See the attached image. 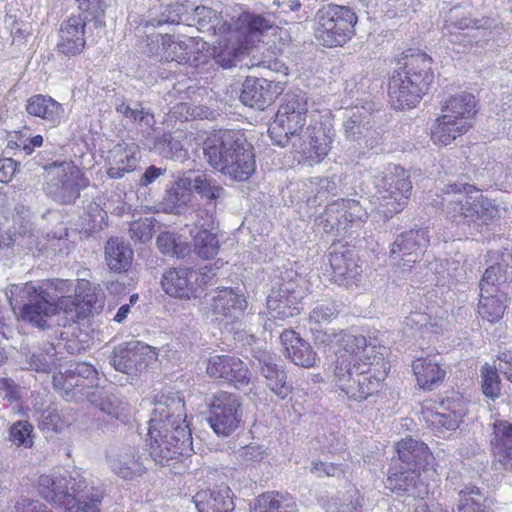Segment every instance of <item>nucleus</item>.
Returning a JSON list of instances; mask_svg holds the SVG:
<instances>
[{"instance_id": "obj_16", "label": "nucleus", "mask_w": 512, "mask_h": 512, "mask_svg": "<svg viewBox=\"0 0 512 512\" xmlns=\"http://www.w3.org/2000/svg\"><path fill=\"white\" fill-rule=\"evenodd\" d=\"M240 398L228 391L214 393L208 403L207 421L219 436L231 435L242 421Z\"/></svg>"}, {"instance_id": "obj_42", "label": "nucleus", "mask_w": 512, "mask_h": 512, "mask_svg": "<svg viewBox=\"0 0 512 512\" xmlns=\"http://www.w3.org/2000/svg\"><path fill=\"white\" fill-rule=\"evenodd\" d=\"M28 131L29 128L24 127L22 130L9 132L7 135V147L13 150H21L26 155H31L36 148L43 145L44 139L40 134L30 136Z\"/></svg>"}, {"instance_id": "obj_38", "label": "nucleus", "mask_w": 512, "mask_h": 512, "mask_svg": "<svg viewBox=\"0 0 512 512\" xmlns=\"http://www.w3.org/2000/svg\"><path fill=\"white\" fill-rule=\"evenodd\" d=\"M506 300L505 294L480 292L477 309L479 317L491 324L499 322L507 309Z\"/></svg>"}, {"instance_id": "obj_62", "label": "nucleus", "mask_w": 512, "mask_h": 512, "mask_svg": "<svg viewBox=\"0 0 512 512\" xmlns=\"http://www.w3.org/2000/svg\"><path fill=\"white\" fill-rule=\"evenodd\" d=\"M318 466H323V474L326 476H334L335 471L339 468V465H336V464L316 461V462H313V464H312V472H317Z\"/></svg>"}, {"instance_id": "obj_21", "label": "nucleus", "mask_w": 512, "mask_h": 512, "mask_svg": "<svg viewBox=\"0 0 512 512\" xmlns=\"http://www.w3.org/2000/svg\"><path fill=\"white\" fill-rule=\"evenodd\" d=\"M47 171L57 169L55 174L63 203L75 202L80 191L87 188L89 180L84 171L74 161H55L45 167Z\"/></svg>"}, {"instance_id": "obj_58", "label": "nucleus", "mask_w": 512, "mask_h": 512, "mask_svg": "<svg viewBox=\"0 0 512 512\" xmlns=\"http://www.w3.org/2000/svg\"><path fill=\"white\" fill-rule=\"evenodd\" d=\"M166 169L158 168L154 165H151L146 168L145 172L139 179V185L146 187L152 184L158 177L164 175Z\"/></svg>"}, {"instance_id": "obj_9", "label": "nucleus", "mask_w": 512, "mask_h": 512, "mask_svg": "<svg viewBox=\"0 0 512 512\" xmlns=\"http://www.w3.org/2000/svg\"><path fill=\"white\" fill-rule=\"evenodd\" d=\"M358 15L349 6L328 3L321 6L313 19V34L325 48H342L356 35Z\"/></svg>"}, {"instance_id": "obj_26", "label": "nucleus", "mask_w": 512, "mask_h": 512, "mask_svg": "<svg viewBox=\"0 0 512 512\" xmlns=\"http://www.w3.org/2000/svg\"><path fill=\"white\" fill-rule=\"evenodd\" d=\"M387 488L394 493H407L413 498L424 499L429 494L426 475L410 468L389 473Z\"/></svg>"}, {"instance_id": "obj_34", "label": "nucleus", "mask_w": 512, "mask_h": 512, "mask_svg": "<svg viewBox=\"0 0 512 512\" xmlns=\"http://www.w3.org/2000/svg\"><path fill=\"white\" fill-rule=\"evenodd\" d=\"M183 187H190L207 205H216V202L224 195L223 186L211 175L202 172L194 178L181 180Z\"/></svg>"}, {"instance_id": "obj_63", "label": "nucleus", "mask_w": 512, "mask_h": 512, "mask_svg": "<svg viewBox=\"0 0 512 512\" xmlns=\"http://www.w3.org/2000/svg\"><path fill=\"white\" fill-rule=\"evenodd\" d=\"M130 304H123L119 307L117 313L113 317V320L117 323H122L130 313Z\"/></svg>"}, {"instance_id": "obj_7", "label": "nucleus", "mask_w": 512, "mask_h": 512, "mask_svg": "<svg viewBox=\"0 0 512 512\" xmlns=\"http://www.w3.org/2000/svg\"><path fill=\"white\" fill-rule=\"evenodd\" d=\"M269 21L262 15L244 11L231 22H224L218 28V39L213 46L212 55L224 68H231L235 61L252 45L253 37H260L271 28Z\"/></svg>"}, {"instance_id": "obj_41", "label": "nucleus", "mask_w": 512, "mask_h": 512, "mask_svg": "<svg viewBox=\"0 0 512 512\" xmlns=\"http://www.w3.org/2000/svg\"><path fill=\"white\" fill-rule=\"evenodd\" d=\"M458 497L457 512H490L485 495L475 485L461 489Z\"/></svg>"}, {"instance_id": "obj_64", "label": "nucleus", "mask_w": 512, "mask_h": 512, "mask_svg": "<svg viewBox=\"0 0 512 512\" xmlns=\"http://www.w3.org/2000/svg\"><path fill=\"white\" fill-rule=\"evenodd\" d=\"M415 512H448L445 508H443L440 504H422L419 505Z\"/></svg>"}, {"instance_id": "obj_60", "label": "nucleus", "mask_w": 512, "mask_h": 512, "mask_svg": "<svg viewBox=\"0 0 512 512\" xmlns=\"http://www.w3.org/2000/svg\"><path fill=\"white\" fill-rule=\"evenodd\" d=\"M362 503L360 497L358 496L355 501H350L349 503H339L335 504L331 508V512H361Z\"/></svg>"}, {"instance_id": "obj_37", "label": "nucleus", "mask_w": 512, "mask_h": 512, "mask_svg": "<svg viewBox=\"0 0 512 512\" xmlns=\"http://www.w3.org/2000/svg\"><path fill=\"white\" fill-rule=\"evenodd\" d=\"M192 247L194 253L203 260H210L217 256L220 243L217 235L211 229L197 226L191 231Z\"/></svg>"}, {"instance_id": "obj_20", "label": "nucleus", "mask_w": 512, "mask_h": 512, "mask_svg": "<svg viewBox=\"0 0 512 512\" xmlns=\"http://www.w3.org/2000/svg\"><path fill=\"white\" fill-rule=\"evenodd\" d=\"M158 358L157 350L141 341L126 342L113 350L111 363L113 367L122 373L128 374L137 366L148 365L150 361Z\"/></svg>"}, {"instance_id": "obj_49", "label": "nucleus", "mask_w": 512, "mask_h": 512, "mask_svg": "<svg viewBox=\"0 0 512 512\" xmlns=\"http://www.w3.org/2000/svg\"><path fill=\"white\" fill-rule=\"evenodd\" d=\"M34 428L28 421H16L9 428V440L17 447L31 448L34 444Z\"/></svg>"}, {"instance_id": "obj_35", "label": "nucleus", "mask_w": 512, "mask_h": 512, "mask_svg": "<svg viewBox=\"0 0 512 512\" xmlns=\"http://www.w3.org/2000/svg\"><path fill=\"white\" fill-rule=\"evenodd\" d=\"M133 250L118 238H110L105 245V260L110 270L127 272L132 266Z\"/></svg>"}, {"instance_id": "obj_25", "label": "nucleus", "mask_w": 512, "mask_h": 512, "mask_svg": "<svg viewBox=\"0 0 512 512\" xmlns=\"http://www.w3.org/2000/svg\"><path fill=\"white\" fill-rule=\"evenodd\" d=\"M280 343L284 355L292 363L303 368L316 366L319 357L311 344L304 340L299 333L293 329H285L280 334Z\"/></svg>"}, {"instance_id": "obj_27", "label": "nucleus", "mask_w": 512, "mask_h": 512, "mask_svg": "<svg viewBox=\"0 0 512 512\" xmlns=\"http://www.w3.org/2000/svg\"><path fill=\"white\" fill-rule=\"evenodd\" d=\"M489 446L494 461L505 469L512 467V423L496 419L491 424Z\"/></svg>"}, {"instance_id": "obj_24", "label": "nucleus", "mask_w": 512, "mask_h": 512, "mask_svg": "<svg viewBox=\"0 0 512 512\" xmlns=\"http://www.w3.org/2000/svg\"><path fill=\"white\" fill-rule=\"evenodd\" d=\"M140 159V147L137 143H118L109 151L107 176L110 179L123 178L137 169Z\"/></svg>"}, {"instance_id": "obj_13", "label": "nucleus", "mask_w": 512, "mask_h": 512, "mask_svg": "<svg viewBox=\"0 0 512 512\" xmlns=\"http://www.w3.org/2000/svg\"><path fill=\"white\" fill-rule=\"evenodd\" d=\"M367 218V211L358 200L341 198L326 206L319 217V225L326 233L351 236Z\"/></svg>"}, {"instance_id": "obj_6", "label": "nucleus", "mask_w": 512, "mask_h": 512, "mask_svg": "<svg viewBox=\"0 0 512 512\" xmlns=\"http://www.w3.org/2000/svg\"><path fill=\"white\" fill-rule=\"evenodd\" d=\"M36 490L44 500L65 512H100L105 492L99 487H89L80 477H59L42 474Z\"/></svg>"}, {"instance_id": "obj_15", "label": "nucleus", "mask_w": 512, "mask_h": 512, "mask_svg": "<svg viewBox=\"0 0 512 512\" xmlns=\"http://www.w3.org/2000/svg\"><path fill=\"white\" fill-rule=\"evenodd\" d=\"M334 128L330 121L312 120L303 135L294 144L295 152L300 161L308 165L321 163L329 154L334 141Z\"/></svg>"}, {"instance_id": "obj_46", "label": "nucleus", "mask_w": 512, "mask_h": 512, "mask_svg": "<svg viewBox=\"0 0 512 512\" xmlns=\"http://www.w3.org/2000/svg\"><path fill=\"white\" fill-rule=\"evenodd\" d=\"M480 377L482 394L492 401L498 399L501 396L502 385L497 369L485 363L480 369Z\"/></svg>"}, {"instance_id": "obj_5", "label": "nucleus", "mask_w": 512, "mask_h": 512, "mask_svg": "<svg viewBox=\"0 0 512 512\" xmlns=\"http://www.w3.org/2000/svg\"><path fill=\"white\" fill-rule=\"evenodd\" d=\"M403 66L395 69L388 80V99L395 110L415 108L434 82L433 59L418 48H408L398 61Z\"/></svg>"}, {"instance_id": "obj_57", "label": "nucleus", "mask_w": 512, "mask_h": 512, "mask_svg": "<svg viewBox=\"0 0 512 512\" xmlns=\"http://www.w3.org/2000/svg\"><path fill=\"white\" fill-rule=\"evenodd\" d=\"M0 389L4 392V398L9 402H15L19 400V392L13 380L8 378L0 379Z\"/></svg>"}, {"instance_id": "obj_53", "label": "nucleus", "mask_w": 512, "mask_h": 512, "mask_svg": "<svg viewBox=\"0 0 512 512\" xmlns=\"http://www.w3.org/2000/svg\"><path fill=\"white\" fill-rule=\"evenodd\" d=\"M72 371L71 369L65 372H59L53 376L54 388L64 397L69 400L77 391L76 385L71 381Z\"/></svg>"}, {"instance_id": "obj_56", "label": "nucleus", "mask_w": 512, "mask_h": 512, "mask_svg": "<svg viewBox=\"0 0 512 512\" xmlns=\"http://www.w3.org/2000/svg\"><path fill=\"white\" fill-rule=\"evenodd\" d=\"M499 370L505 379L512 383V350H505L498 354Z\"/></svg>"}, {"instance_id": "obj_43", "label": "nucleus", "mask_w": 512, "mask_h": 512, "mask_svg": "<svg viewBox=\"0 0 512 512\" xmlns=\"http://www.w3.org/2000/svg\"><path fill=\"white\" fill-rule=\"evenodd\" d=\"M508 281L507 266L499 263L489 266L480 279V292L498 294L500 288Z\"/></svg>"}, {"instance_id": "obj_2", "label": "nucleus", "mask_w": 512, "mask_h": 512, "mask_svg": "<svg viewBox=\"0 0 512 512\" xmlns=\"http://www.w3.org/2000/svg\"><path fill=\"white\" fill-rule=\"evenodd\" d=\"M72 281L45 279L38 284L26 283L24 290L30 300L19 311L20 318L38 328L49 325L47 318L63 313L72 322L88 318L103 302L104 295L89 280L77 279L74 295H61L70 292Z\"/></svg>"}, {"instance_id": "obj_28", "label": "nucleus", "mask_w": 512, "mask_h": 512, "mask_svg": "<svg viewBox=\"0 0 512 512\" xmlns=\"http://www.w3.org/2000/svg\"><path fill=\"white\" fill-rule=\"evenodd\" d=\"M193 501L199 512H233L235 509L234 494L226 484L198 491Z\"/></svg>"}, {"instance_id": "obj_54", "label": "nucleus", "mask_w": 512, "mask_h": 512, "mask_svg": "<svg viewBox=\"0 0 512 512\" xmlns=\"http://www.w3.org/2000/svg\"><path fill=\"white\" fill-rule=\"evenodd\" d=\"M117 112L121 113L125 118L129 119L132 123L153 120V115L146 111L144 108L133 109L129 105L122 103L117 107Z\"/></svg>"}, {"instance_id": "obj_47", "label": "nucleus", "mask_w": 512, "mask_h": 512, "mask_svg": "<svg viewBox=\"0 0 512 512\" xmlns=\"http://www.w3.org/2000/svg\"><path fill=\"white\" fill-rule=\"evenodd\" d=\"M156 243L162 254L171 257L184 258L191 250L187 243L179 241L177 236L171 232H161Z\"/></svg>"}, {"instance_id": "obj_39", "label": "nucleus", "mask_w": 512, "mask_h": 512, "mask_svg": "<svg viewBox=\"0 0 512 512\" xmlns=\"http://www.w3.org/2000/svg\"><path fill=\"white\" fill-rule=\"evenodd\" d=\"M437 405L438 403L432 399L422 402L421 419L425 426L436 433L454 431V423L448 421L444 412Z\"/></svg>"}, {"instance_id": "obj_50", "label": "nucleus", "mask_w": 512, "mask_h": 512, "mask_svg": "<svg viewBox=\"0 0 512 512\" xmlns=\"http://www.w3.org/2000/svg\"><path fill=\"white\" fill-rule=\"evenodd\" d=\"M113 471L125 480H134L141 477L146 472V468L139 458L131 456L115 463Z\"/></svg>"}, {"instance_id": "obj_51", "label": "nucleus", "mask_w": 512, "mask_h": 512, "mask_svg": "<svg viewBox=\"0 0 512 512\" xmlns=\"http://www.w3.org/2000/svg\"><path fill=\"white\" fill-rule=\"evenodd\" d=\"M38 422L42 431L61 432L68 426V423L57 409L52 407H48L41 412Z\"/></svg>"}, {"instance_id": "obj_31", "label": "nucleus", "mask_w": 512, "mask_h": 512, "mask_svg": "<svg viewBox=\"0 0 512 512\" xmlns=\"http://www.w3.org/2000/svg\"><path fill=\"white\" fill-rule=\"evenodd\" d=\"M156 45L155 55L160 60L177 63H185L190 58L189 45L180 36L171 34H159L153 42Z\"/></svg>"}, {"instance_id": "obj_3", "label": "nucleus", "mask_w": 512, "mask_h": 512, "mask_svg": "<svg viewBox=\"0 0 512 512\" xmlns=\"http://www.w3.org/2000/svg\"><path fill=\"white\" fill-rule=\"evenodd\" d=\"M185 418V402L180 397L162 395L156 401L148 428L151 455L160 461L191 455L192 435Z\"/></svg>"}, {"instance_id": "obj_19", "label": "nucleus", "mask_w": 512, "mask_h": 512, "mask_svg": "<svg viewBox=\"0 0 512 512\" xmlns=\"http://www.w3.org/2000/svg\"><path fill=\"white\" fill-rule=\"evenodd\" d=\"M207 375L215 380H222L237 388L250 382V372L245 362L237 356L223 354L208 359Z\"/></svg>"}, {"instance_id": "obj_29", "label": "nucleus", "mask_w": 512, "mask_h": 512, "mask_svg": "<svg viewBox=\"0 0 512 512\" xmlns=\"http://www.w3.org/2000/svg\"><path fill=\"white\" fill-rule=\"evenodd\" d=\"M412 372L420 390L433 391L446 378V371L440 363L429 356H421L412 362Z\"/></svg>"}, {"instance_id": "obj_22", "label": "nucleus", "mask_w": 512, "mask_h": 512, "mask_svg": "<svg viewBox=\"0 0 512 512\" xmlns=\"http://www.w3.org/2000/svg\"><path fill=\"white\" fill-rule=\"evenodd\" d=\"M86 21L81 15H71L62 22L59 40L56 45L58 54L66 58H74L82 54L86 48Z\"/></svg>"}, {"instance_id": "obj_18", "label": "nucleus", "mask_w": 512, "mask_h": 512, "mask_svg": "<svg viewBox=\"0 0 512 512\" xmlns=\"http://www.w3.org/2000/svg\"><path fill=\"white\" fill-rule=\"evenodd\" d=\"M430 245L427 229H411L402 232L390 246V258L403 270H411L419 263Z\"/></svg>"}, {"instance_id": "obj_61", "label": "nucleus", "mask_w": 512, "mask_h": 512, "mask_svg": "<svg viewBox=\"0 0 512 512\" xmlns=\"http://www.w3.org/2000/svg\"><path fill=\"white\" fill-rule=\"evenodd\" d=\"M451 26L459 30L474 29L479 27V21L464 17L452 22Z\"/></svg>"}, {"instance_id": "obj_44", "label": "nucleus", "mask_w": 512, "mask_h": 512, "mask_svg": "<svg viewBox=\"0 0 512 512\" xmlns=\"http://www.w3.org/2000/svg\"><path fill=\"white\" fill-rule=\"evenodd\" d=\"M71 371L72 378L70 379L76 385L79 393L89 395V390L97 387L98 372L93 365L80 362Z\"/></svg>"}, {"instance_id": "obj_59", "label": "nucleus", "mask_w": 512, "mask_h": 512, "mask_svg": "<svg viewBox=\"0 0 512 512\" xmlns=\"http://www.w3.org/2000/svg\"><path fill=\"white\" fill-rule=\"evenodd\" d=\"M78 9L86 15H95L101 10L102 0H75Z\"/></svg>"}, {"instance_id": "obj_32", "label": "nucleus", "mask_w": 512, "mask_h": 512, "mask_svg": "<svg viewBox=\"0 0 512 512\" xmlns=\"http://www.w3.org/2000/svg\"><path fill=\"white\" fill-rule=\"evenodd\" d=\"M212 311L217 316L236 319L246 310L248 303L244 294L232 288H224L212 300Z\"/></svg>"}, {"instance_id": "obj_55", "label": "nucleus", "mask_w": 512, "mask_h": 512, "mask_svg": "<svg viewBox=\"0 0 512 512\" xmlns=\"http://www.w3.org/2000/svg\"><path fill=\"white\" fill-rule=\"evenodd\" d=\"M18 163L12 158L0 159V182L8 183L15 176Z\"/></svg>"}, {"instance_id": "obj_10", "label": "nucleus", "mask_w": 512, "mask_h": 512, "mask_svg": "<svg viewBox=\"0 0 512 512\" xmlns=\"http://www.w3.org/2000/svg\"><path fill=\"white\" fill-rule=\"evenodd\" d=\"M374 185L372 203L385 219L402 212L408 205L413 186L409 171L404 167L388 165L382 175L376 177Z\"/></svg>"}, {"instance_id": "obj_48", "label": "nucleus", "mask_w": 512, "mask_h": 512, "mask_svg": "<svg viewBox=\"0 0 512 512\" xmlns=\"http://www.w3.org/2000/svg\"><path fill=\"white\" fill-rule=\"evenodd\" d=\"M240 99L243 104L255 107L257 109H264L270 102L271 97L269 91L266 90L262 85L256 82H246L243 85V89L240 94Z\"/></svg>"}, {"instance_id": "obj_30", "label": "nucleus", "mask_w": 512, "mask_h": 512, "mask_svg": "<svg viewBox=\"0 0 512 512\" xmlns=\"http://www.w3.org/2000/svg\"><path fill=\"white\" fill-rule=\"evenodd\" d=\"M28 115L38 117L49 123L51 127H57L64 115L61 103L49 95L35 94L30 96L25 104Z\"/></svg>"}, {"instance_id": "obj_52", "label": "nucleus", "mask_w": 512, "mask_h": 512, "mask_svg": "<svg viewBox=\"0 0 512 512\" xmlns=\"http://www.w3.org/2000/svg\"><path fill=\"white\" fill-rule=\"evenodd\" d=\"M339 311L334 303L316 306L309 314V320L316 324H329L338 317Z\"/></svg>"}, {"instance_id": "obj_36", "label": "nucleus", "mask_w": 512, "mask_h": 512, "mask_svg": "<svg viewBox=\"0 0 512 512\" xmlns=\"http://www.w3.org/2000/svg\"><path fill=\"white\" fill-rule=\"evenodd\" d=\"M251 510L252 512H294L296 501L289 493L268 491L255 499Z\"/></svg>"}, {"instance_id": "obj_4", "label": "nucleus", "mask_w": 512, "mask_h": 512, "mask_svg": "<svg viewBox=\"0 0 512 512\" xmlns=\"http://www.w3.org/2000/svg\"><path fill=\"white\" fill-rule=\"evenodd\" d=\"M208 163L231 180L244 182L256 171L254 146L244 130L218 129L204 142Z\"/></svg>"}, {"instance_id": "obj_33", "label": "nucleus", "mask_w": 512, "mask_h": 512, "mask_svg": "<svg viewBox=\"0 0 512 512\" xmlns=\"http://www.w3.org/2000/svg\"><path fill=\"white\" fill-rule=\"evenodd\" d=\"M301 298L288 289H279L276 294H272L267 299V307L272 317L285 320L300 314Z\"/></svg>"}, {"instance_id": "obj_17", "label": "nucleus", "mask_w": 512, "mask_h": 512, "mask_svg": "<svg viewBox=\"0 0 512 512\" xmlns=\"http://www.w3.org/2000/svg\"><path fill=\"white\" fill-rule=\"evenodd\" d=\"M207 274L192 267H171L164 271L160 284L170 297L180 300L199 298L207 286Z\"/></svg>"}, {"instance_id": "obj_14", "label": "nucleus", "mask_w": 512, "mask_h": 512, "mask_svg": "<svg viewBox=\"0 0 512 512\" xmlns=\"http://www.w3.org/2000/svg\"><path fill=\"white\" fill-rule=\"evenodd\" d=\"M329 280L346 288L358 287L363 279L361 259L355 248L341 241L333 242L327 255Z\"/></svg>"}, {"instance_id": "obj_12", "label": "nucleus", "mask_w": 512, "mask_h": 512, "mask_svg": "<svg viewBox=\"0 0 512 512\" xmlns=\"http://www.w3.org/2000/svg\"><path fill=\"white\" fill-rule=\"evenodd\" d=\"M307 114L306 98L297 94H286L268 126V134L272 142L285 147L293 137H299L306 125Z\"/></svg>"}, {"instance_id": "obj_11", "label": "nucleus", "mask_w": 512, "mask_h": 512, "mask_svg": "<svg viewBox=\"0 0 512 512\" xmlns=\"http://www.w3.org/2000/svg\"><path fill=\"white\" fill-rule=\"evenodd\" d=\"M464 193V199L454 202L448 210L449 219L457 225H489L499 218V208L480 194V190L469 184H448L441 195Z\"/></svg>"}, {"instance_id": "obj_1", "label": "nucleus", "mask_w": 512, "mask_h": 512, "mask_svg": "<svg viewBox=\"0 0 512 512\" xmlns=\"http://www.w3.org/2000/svg\"><path fill=\"white\" fill-rule=\"evenodd\" d=\"M333 337L337 344L333 369L335 386L355 401L377 393L390 371V362L381 347H370L364 335L347 330L334 331Z\"/></svg>"}, {"instance_id": "obj_40", "label": "nucleus", "mask_w": 512, "mask_h": 512, "mask_svg": "<svg viewBox=\"0 0 512 512\" xmlns=\"http://www.w3.org/2000/svg\"><path fill=\"white\" fill-rule=\"evenodd\" d=\"M261 373L266 379L267 386L279 398L285 399L291 394L292 387L287 383V374L277 364L265 362L261 367Z\"/></svg>"}, {"instance_id": "obj_23", "label": "nucleus", "mask_w": 512, "mask_h": 512, "mask_svg": "<svg viewBox=\"0 0 512 512\" xmlns=\"http://www.w3.org/2000/svg\"><path fill=\"white\" fill-rule=\"evenodd\" d=\"M395 450L398 459L412 470L425 475L432 467L433 453L423 441L408 436L396 443Z\"/></svg>"}, {"instance_id": "obj_8", "label": "nucleus", "mask_w": 512, "mask_h": 512, "mask_svg": "<svg viewBox=\"0 0 512 512\" xmlns=\"http://www.w3.org/2000/svg\"><path fill=\"white\" fill-rule=\"evenodd\" d=\"M441 112L430 129L431 141L440 147L451 144L471 130L477 114L476 98L468 92L452 95L442 104Z\"/></svg>"}, {"instance_id": "obj_45", "label": "nucleus", "mask_w": 512, "mask_h": 512, "mask_svg": "<svg viewBox=\"0 0 512 512\" xmlns=\"http://www.w3.org/2000/svg\"><path fill=\"white\" fill-rule=\"evenodd\" d=\"M439 408L444 412L448 421L454 423L456 430L468 414V402L461 396L446 397L438 403Z\"/></svg>"}]
</instances>
